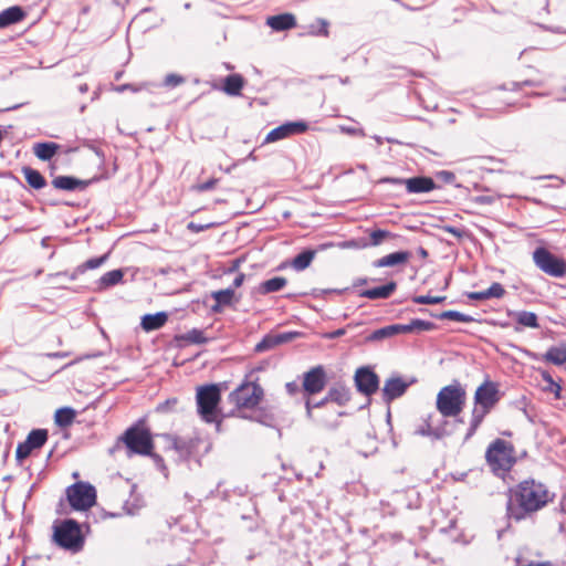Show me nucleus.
<instances>
[{"label": "nucleus", "mask_w": 566, "mask_h": 566, "mask_svg": "<svg viewBox=\"0 0 566 566\" xmlns=\"http://www.w3.org/2000/svg\"><path fill=\"white\" fill-rule=\"evenodd\" d=\"M165 438L169 443V448L176 451L181 458H189L193 451V443L191 440L184 438L166 434Z\"/></svg>", "instance_id": "20"}, {"label": "nucleus", "mask_w": 566, "mask_h": 566, "mask_svg": "<svg viewBox=\"0 0 566 566\" xmlns=\"http://www.w3.org/2000/svg\"><path fill=\"white\" fill-rule=\"evenodd\" d=\"M212 298L216 301V304L212 306L213 312H220L221 307L231 305L234 298V290L233 289H224L212 292Z\"/></svg>", "instance_id": "29"}, {"label": "nucleus", "mask_w": 566, "mask_h": 566, "mask_svg": "<svg viewBox=\"0 0 566 566\" xmlns=\"http://www.w3.org/2000/svg\"><path fill=\"white\" fill-rule=\"evenodd\" d=\"M177 405H178V399L177 398H169L166 401L159 403L156 407V411L160 412V413H167L169 411H172L176 408Z\"/></svg>", "instance_id": "47"}, {"label": "nucleus", "mask_w": 566, "mask_h": 566, "mask_svg": "<svg viewBox=\"0 0 566 566\" xmlns=\"http://www.w3.org/2000/svg\"><path fill=\"white\" fill-rule=\"evenodd\" d=\"M349 400H350V390L343 385H336L328 390L325 399L322 400L321 402H318L316 406L317 407L322 406L326 401H333L339 406H345Z\"/></svg>", "instance_id": "19"}, {"label": "nucleus", "mask_w": 566, "mask_h": 566, "mask_svg": "<svg viewBox=\"0 0 566 566\" xmlns=\"http://www.w3.org/2000/svg\"><path fill=\"white\" fill-rule=\"evenodd\" d=\"M315 255H316V251L315 250H304L301 253H298L291 261L290 264L297 272L304 271L305 269H307L311 265V263L313 262Z\"/></svg>", "instance_id": "31"}, {"label": "nucleus", "mask_w": 566, "mask_h": 566, "mask_svg": "<svg viewBox=\"0 0 566 566\" xmlns=\"http://www.w3.org/2000/svg\"><path fill=\"white\" fill-rule=\"evenodd\" d=\"M465 405L467 390L459 380L443 386L436 397V408L443 418H458Z\"/></svg>", "instance_id": "4"}, {"label": "nucleus", "mask_w": 566, "mask_h": 566, "mask_svg": "<svg viewBox=\"0 0 566 566\" xmlns=\"http://www.w3.org/2000/svg\"><path fill=\"white\" fill-rule=\"evenodd\" d=\"M227 69H228V70H233V66H232V65H230V64H227Z\"/></svg>", "instance_id": "61"}, {"label": "nucleus", "mask_w": 566, "mask_h": 566, "mask_svg": "<svg viewBox=\"0 0 566 566\" xmlns=\"http://www.w3.org/2000/svg\"><path fill=\"white\" fill-rule=\"evenodd\" d=\"M418 253H419V255H420L422 259H427V258H428V255H429L428 251H427L424 248H422V247H420V248L418 249Z\"/></svg>", "instance_id": "57"}, {"label": "nucleus", "mask_w": 566, "mask_h": 566, "mask_svg": "<svg viewBox=\"0 0 566 566\" xmlns=\"http://www.w3.org/2000/svg\"><path fill=\"white\" fill-rule=\"evenodd\" d=\"M411 258V253L409 251H398L390 254H387L374 262V266L376 268H387L395 266L399 264H406Z\"/></svg>", "instance_id": "18"}, {"label": "nucleus", "mask_w": 566, "mask_h": 566, "mask_svg": "<svg viewBox=\"0 0 566 566\" xmlns=\"http://www.w3.org/2000/svg\"><path fill=\"white\" fill-rule=\"evenodd\" d=\"M446 300V296H430V295H419L413 297V302L416 304H439Z\"/></svg>", "instance_id": "45"}, {"label": "nucleus", "mask_w": 566, "mask_h": 566, "mask_svg": "<svg viewBox=\"0 0 566 566\" xmlns=\"http://www.w3.org/2000/svg\"><path fill=\"white\" fill-rule=\"evenodd\" d=\"M219 182V179L211 178L202 184H199L195 187V189L199 192L208 191L210 189H213Z\"/></svg>", "instance_id": "49"}, {"label": "nucleus", "mask_w": 566, "mask_h": 566, "mask_svg": "<svg viewBox=\"0 0 566 566\" xmlns=\"http://www.w3.org/2000/svg\"><path fill=\"white\" fill-rule=\"evenodd\" d=\"M485 460L495 475H504L516 463L515 448L510 441L497 438L486 448Z\"/></svg>", "instance_id": "5"}, {"label": "nucleus", "mask_w": 566, "mask_h": 566, "mask_svg": "<svg viewBox=\"0 0 566 566\" xmlns=\"http://www.w3.org/2000/svg\"><path fill=\"white\" fill-rule=\"evenodd\" d=\"M263 388L256 382H243L234 389L229 398L240 409H253L263 399Z\"/></svg>", "instance_id": "9"}, {"label": "nucleus", "mask_w": 566, "mask_h": 566, "mask_svg": "<svg viewBox=\"0 0 566 566\" xmlns=\"http://www.w3.org/2000/svg\"><path fill=\"white\" fill-rule=\"evenodd\" d=\"M441 230L443 232H447V233H450L452 234L454 238H457L458 240H462L463 238L468 237L469 233L467 230L464 229H461V228H457V227H453V226H442L441 227Z\"/></svg>", "instance_id": "46"}, {"label": "nucleus", "mask_w": 566, "mask_h": 566, "mask_svg": "<svg viewBox=\"0 0 566 566\" xmlns=\"http://www.w3.org/2000/svg\"><path fill=\"white\" fill-rule=\"evenodd\" d=\"M22 566H48V562L40 557H28L23 560Z\"/></svg>", "instance_id": "50"}, {"label": "nucleus", "mask_w": 566, "mask_h": 566, "mask_svg": "<svg viewBox=\"0 0 566 566\" xmlns=\"http://www.w3.org/2000/svg\"><path fill=\"white\" fill-rule=\"evenodd\" d=\"M392 184H403L409 193H424L430 192L437 188L434 180L431 177H412L408 179H389Z\"/></svg>", "instance_id": "14"}, {"label": "nucleus", "mask_w": 566, "mask_h": 566, "mask_svg": "<svg viewBox=\"0 0 566 566\" xmlns=\"http://www.w3.org/2000/svg\"><path fill=\"white\" fill-rule=\"evenodd\" d=\"M298 336L297 332H289L281 334H268L265 335L261 342L255 345L254 350L256 353H262L270 350L281 344L289 343Z\"/></svg>", "instance_id": "15"}, {"label": "nucleus", "mask_w": 566, "mask_h": 566, "mask_svg": "<svg viewBox=\"0 0 566 566\" xmlns=\"http://www.w3.org/2000/svg\"><path fill=\"white\" fill-rule=\"evenodd\" d=\"M245 85V78L239 74H230L223 80L222 91L230 96H240Z\"/></svg>", "instance_id": "21"}, {"label": "nucleus", "mask_w": 566, "mask_h": 566, "mask_svg": "<svg viewBox=\"0 0 566 566\" xmlns=\"http://www.w3.org/2000/svg\"><path fill=\"white\" fill-rule=\"evenodd\" d=\"M416 432L418 434H421V436H432V434H436L434 430L431 428V426L429 423H426L424 426H421L419 429H417Z\"/></svg>", "instance_id": "52"}, {"label": "nucleus", "mask_w": 566, "mask_h": 566, "mask_svg": "<svg viewBox=\"0 0 566 566\" xmlns=\"http://www.w3.org/2000/svg\"><path fill=\"white\" fill-rule=\"evenodd\" d=\"M176 340L179 343H184L185 345H200L208 342V337H206L205 332L198 328H192L189 332L177 335Z\"/></svg>", "instance_id": "30"}, {"label": "nucleus", "mask_w": 566, "mask_h": 566, "mask_svg": "<svg viewBox=\"0 0 566 566\" xmlns=\"http://www.w3.org/2000/svg\"><path fill=\"white\" fill-rule=\"evenodd\" d=\"M168 321V315L165 312L156 314H147L142 317V327L145 332H151L161 328Z\"/></svg>", "instance_id": "24"}, {"label": "nucleus", "mask_w": 566, "mask_h": 566, "mask_svg": "<svg viewBox=\"0 0 566 566\" xmlns=\"http://www.w3.org/2000/svg\"><path fill=\"white\" fill-rule=\"evenodd\" d=\"M369 237H370L369 245L378 247L384 242V240L390 239L394 235L387 230L377 229V230H373L370 232Z\"/></svg>", "instance_id": "41"}, {"label": "nucleus", "mask_w": 566, "mask_h": 566, "mask_svg": "<svg viewBox=\"0 0 566 566\" xmlns=\"http://www.w3.org/2000/svg\"><path fill=\"white\" fill-rule=\"evenodd\" d=\"M516 322L524 326L530 328H537L539 327L537 315L533 312H520L516 314Z\"/></svg>", "instance_id": "38"}, {"label": "nucleus", "mask_w": 566, "mask_h": 566, "mask_svg": "<svg viewBox=\"0 0 566 566\" xmlns=\"http://www.w3.org/2000/svg\"><path fill=\"white\" fill-rule=\"evenodd\" d=\"M396 289L397 283L395 281H390L382 286H377L374 289L363 291L360 293V296L369 300L388 298L396 291Z\"/></svg>", "instance_id": "23"}, {"label": "nucleus", "mask_w": 566, "mask_h": 566, "mask_svg": "<svg viewBox=\"0 0 566 566\" xmlns=\"http://www.w3.org/2000/svg\"><path fill=\"white\" fill-rule=\"evenodd\" d=\"M24 17L25 12L22 10V8L18 6L10 7L0 12V29L22 21Z\"/></svg>", "instance_id": "26"}, {"label": "nucleus", "mask_w": 566, "mask_h": 566, "mask_svg": "<svg viewBox=\"0 0 566 566\" xmlns=\"http://www.w3.org/2000/svg\"><path fill=\"white\" fill-rule=\"evenodd\" d=\"M61 146L53 142L36 143L33 145V154L43 161L51 160Z\"/></svg>", "instance_id": "25"}, {"label": "nucleus", "mask_w": 566, "mask_h": 566, "mask_svg": "<svg viewBox=\"0 0 566 566\" xmlns=\"http://www.w3.org/2000/svg\"><path fill=\"white\" fill-rule=\"evenodd\" d=\"M326 385V373L322 365L311 368L304 374L303 389L308 395L321 392Z\"/></svg>", "instance_id": "12"}, {"label": "nucleus", "mask_w": 566, "mask_h": 566, "mask_svg": "<svg viewBox=\"0 0 566 566\" xmlns=\"http://www.w3.org/2000/svg\"><path fill=\"white\" fill-rule=\"evenodd\" d=\"M473 201L479 205H491L493 203V198L491 196H478L473 198Z\"/></svg>", "instance_id": "53"}, {"label": "nucleus", "mask_w": 566, "mask_h": 566, "mask_svg": "<svg viewBox=\"0 0 566 566\" xmlns=\"http://www.w3.org/2000/svg\"><path fill=\"white\" fill-rule=\"evenodd\" d=\"M54 543L72 553L80 552L85 543L81 525L72 518L63 520L53 526Z\"/></svg>", "instance_id": "7"}, {"label": "nucleus", "mask_w": 566, "mask_h": 566, "mask_svg": "<svg viewBox=\"0 0 566 566\" xmlns=\"http://www.w3.org/2000/svg\"><path fill=\"white\" fill-rule=\"evenodd\" d=\"M533 261L541 271L553 277H563L566 274V261L544 247L534 250Z\"/></svg>", "instance_id": "10"}, {"label": "nucleus", "mask_w": 566, "mask_h": 566, "mask_svg": "<svg viewBox=\"0 0 566 566\" xmlns=\"http://www.w3.org/2000/svg\"><path fill=\"white\" fill-rule=\"evenodd\" d=\"M318 22L321 24V29L317 34L323 35V36H328V34H329L328 22L323 19H321Z\"/></svg>", "instance_id": "54"}, {"label": "nucleus", "mask_w": 566, "mask_h": 566, "mask_svg": "<svg viewBox=\"0 0 566 566\" xmlns=\"http://www.w3.org/2000/svg\"><path fill=\"white\" fill-rule=\"evenodd\" d=\"M306 410H307L308 417H311L312 416V407H311L310 400L306 401Z\"/></svg>", "instance_id": "59"}, {"label": "nucleus", "mask_w": 566, "mask_h": 566, "mask_svg": "<svg viewBox=\"0 0 566 566\" xmlns=\"http://www.w3.org/2000/svg\"><path fill=\"white\" fill-rule=\"evenodd\" d=\"M286 388L290 392H294L296 390V385L294 382H289Z\"/></svg>", "instance_id": "58"}, {"label": "nucleus", "mask_w": 566, "mask_h": 566, "mask_svg": "<svg viewBox=\"0 0 566 566\" xmlns=\"http://www.w3.org/2000/svg\"><path fill=\"white\" fill-rule=\"evenodd\" d=\"M76 417V411L70 407L60 408L55 411L54 421L61 428L70 427Z\"/></svg>", "instance_id": "35"}, {"label": "nucleus", "mask_w": 566, "mask_h": 566, "mask_svg": "<svg viewBox=\"0 0 566 566\" xmlns=\"http://www.w3.org/2000/svg\"><path fill=\"white\" fill-rule=\"evenodd\" d=\"M500 385L490 379H485L474 391L473 407L465 438L469 439L475 434L485 417L496 407L501 400Z\"/></svg>", "instance_id": "2"}, {"label": "nucleus", "mask_w": 566, "mask_h": 566, "mask_svg": "<svg viewBox=\"0 0 566 566\" xmlns=\"http://www.w3.org/2000/svg\"><path fill=\"white\" fill-rule=\"evenodd\" d=\"M25 442H27V444H29V446H30V448L32 449V451H33V450H35V449H40L39 447H35V444H34V443L29 442L28 438L25 439Z\"/></svg>", "instance_id": "60"}, {"label": "nucleus", "mask_w": 566, "mask_h": 566, "mask_svg": "<svg viewBox=\"0 0 566 566\" xmlns=\"http://www.w3.org/2000/svg\"><path fill=\"white\" fill-rule=\"evenodd\" d=\"M108 258V254H104L102 256H98V258H93V259H90L87 260L86 262L82 263L81 265L77 266L76 271L78 273H84L86 272L87 270H94V269H97L99 268L101 265H103L105 263V261L107 260Z\"/></svg>", "instance_id": "39"}, {"label": "nucleus", "mask_w": 566, "mask_h": 566, "mask_svg": "<svg viewBox=\"0 0 566 566\" xmlns=\"http://www.w3.org/2000/svg\"><path fill=\"white\" fill-rule=\"evenodd\" d=\"M409 384L405 381L401 377H391L385 381L382 388V397L386 402H391L392 400L401 397Z\"/></svg>", "instance_id": "16"}, {"label": "nucleus", "mask_w": 566, "mask_h": 566, "mask_svg": "<svg viewBox=\"0 0 566 566\" xmlns=\"http://www.w3.org/2000/svg\"><path fill=\"white\" fill-rule=\"evenodd\" d=\"M346 334V328H338L336 331H333V332H329V333H325L323 335L324 338L326 339H334V338H338L343 335Z\"/></svg>", "instance_id": "51"}, {"label": "nucleus", "mask_w": 566, "mask_h": 566, "mask_svg": "<svg viewBox=\"0 0 566 566\" xmlns=\"http://www.w3.org/2000/svg\"><path fill=\"white\" fill-rule=\"evenodd\" d=\"M245 275L243 273H239L235 279L233 280V284L231 289H238L240 287L244 282Z\"/></svg>", "instance_id": "56"}, {"label": "nucleus", "mask_w": 566, "mask_h": 566, "mask_svg": "<svg viewBox=\"0 0 566 566\" xmlns=\"http://www.w3.org/2000/svg\"><path fill=\"white\" fill-rule=\"evenodd\" d=\"M396 335L395 325L385 326L376 329L369 337L370 340H380Z\"/></svg>", "instance_id": "42"}, {"label": "nucleus", "mask_w": 566, "mask_h": 566, "mask_svg": "<svg viewBox=\"0 0 566 566\" xmlns=\"http://www.w3.org/2000/svg\"><path fill=\"white\" fill-rule=\"evenodd\" d=\"M52 185L56 189L72 191L76 188L83 187L85 184L74 177L59 176L52 180Z\"/></svg>", "instance_id": "32"}, {"label": "nucleus", "mask_w": 566, "mask_h": 566, "mask_svg": "<svg viewBox=\"0 0 566 566\" xmlns=\"http://www.w3.org/2000/svg\"><path fill=\"white\" fill-rule=\"evenodd\" d=\"M32 453V449L25 441L18 444L15 450V457L19 461L27 459Z\"/></svg>", "instance_id": "48"}, {"label": "nucleus", "mask_w": 566, "mask_h": 566, "mask_svg": "<svg viewBox=\"0 0 566 566\" xmlns=\"http://www.w3.org/2000/svg\"><path fill=\"white\" fill-rule=\"evenodd\" d=\"M543 359L556 366L566 364V344L562 343L557 346H552L543 355Z\"/></svg>", "instance_id": "28"}, {"label": "nucleus", "mask_w": 566, "mask_h": 566, "mask_svg": "<svg viewBox=\"0 0 566 566\" xmlns=\"http://www.w3.org/2000/svg\"><path fill=\"white\" fill-rule=\"evenodd\" d=\"M541 377L543 381L545 382V386L543 387V390L545 392H549L554 395L555 399L562 398V386L559 382L555 381L552 377V375L547 370H541Z\"/></svg>", "instance_id": "36"}, {"label": "nucleus", "mask_w": 566, "mask_h": 566, "mask_svg": "<svg viewBox=\"0 0 566 566\" xmlns=\"http://www.w3.org/2000/svg\"><path fill=\"white\" fill-rule=\"evenodd\" d=\"M287 284V280L283 276H275L262 282L259 286V292L261 294H269L279 292L284 289Z\"/></svg>", "instance_id": "34"}, {"label": "nucleus", "mask_w": 566, "mask_h": 566, "mask_svg": "<svg viewBox=\"0 0 566 566\" xmlns=\"http://www.w3.org/2000/svg\"><path fill=\"white\" fill-rule=\"evenodd\" d=\"M357 390L365 396L374 395L379 388V377L369 367H360L355 373Z\"/></svg>", "instance_id": "11"}, {"label": "nucleus", "mask_w": 566, "mask_h": 566, "mask_svg": "<svg viewBox=\"0 0 566 566\" xmlns=\"http://www.w3.org/2000/svg\"><path fill=\"white\" fill-rule=\"evenodd\" d=\"M22 172L31 188L39 190L46 186L45 178L38 170L31 167H23Z\"/></svg>", "instance_id": "33"}, {"label": "nucleus", "mask_w": 566, "mask_h": 566, "mask_svg": "<svg viewBox=\"0 0 566 566\" xmlns=\"http://www.w3.org/2000/svg\"><path fill=\"white\" fill-rule=\"evenodd\" d=\"M505 294V289L499 282H494L488 290L481 292L467 293L468 298L473 301H484L489 298H501Z\"/></svg>", "instance_id": "22"}, {"label": "nucleus", "mask_w": 566, "mask_h": 566, "mask_svg": "<svg viewBox=\"0 0 566 566\" xmlns=\"http://www.w3.org/2000/svg\"><path fill=\"white\" fill-rule=\"evenodd\" d=\"M208 226H203V224H198V223H195V222H189L188 223V229L192 232H200V231H203L205 229H207Z\"/></svg>", "instance_id": "55"}, {"label": "nucleus", "mask_w": 566, "mask_h": 566, "mask_svg": "<svg viewBox=\"0 0 566 566\" xmlns=\"http://www.w3.org/2000/svg\"><path fill=\"white\" fill-rule=\"evenodd\" d=\"M66 500L74 511H87L96 504V489L88 482L78 481L65 490Z\"/></svg>", "instance_id": "8"}, {"label": "nucleus", "mask_w": 566, "mask_h": 566, "mask_svg": "<svg viewBox=\"0 0 566 566\" xmlns=\"http://www.w3.org/2000/svg\"><path fill=\"white\" fill-rule=\"evenodd\" d=\"M186 82V78L179 74L170 73L164 78V85L167 87H176Z\"/></svg>", "instance_id": "44"}, {"label": "nucleus", "mask_w": 566, "mask_h": 566, "mask_svg": "<svg viewBox=\"0 0 566 566\" xmlns=\"http://www.w3.org/2000/svg\"><path fill=\"white\" fill-rule=\"evenodd\" d=\"M433 328V323L422 319H412L409 324H395V331L397 334H406L413 332L430 331Z\"/></svg>", "instance_id": "27"}, {"label": "nucleus", "mask_w": 566, "mask_h": 566, "mask_svg": "<svg viewBox=\"0 0 566 566\" xmlns=\"http://www.w3.org/2000/svg\"><path fill=\"white\" fill-rule=\"evenodd\" d=\"M308 125L305 122H290L272 129L265 137V143H274L292 135L303 134Z\"/></svg>", "instance_id": "13"}, {"label": "nucleus", "mask_w": 566, "mask_h": 566, "mask_svg": "<svg viewBox=\"0 0 566 566\" xmlns=\"http://www.w3.org/2000/svg\"><path fill=\"white\" fill-rule=\"evenodd\" d=\"M221 390L217 384L199 386L196 391L197 412L206 423H214L221 430L223 416L219 407Z\"/></svg>", "instance_id": "3"}, {"label": "nucleus", "mask_w": 566, "mask_h": 566, "mask_svg": "<svg viewBox=\"0 0 566 566\" xmlns=\"http://www.w3.org/2000/svg\"><path fill=\"white\" fill-rule=\"evenodd\" d=\"M29 442L35 444V447H43L48 441V430L45 429H34L28 434Z\"/></svg>", "instance_id": "40"}, {"label": "nucleus", "mask_w": 566, "mask_h": 566, "mask_svg": "<svg viewBox=\"0 0 566 566\" xmlns=\"http://www.w3.org/2000/svg\"><path fill=\"white\" fill-rule=\"evenodd\" d=\"M554 494L542 482L524 480L509 491L506 514L516 522L541 511L553 502Z\"/></svg>", "instance_id": "1"}, {"label": "nucleus", "mask_w": 566, "mask_h": 566, "mask_svg": "<svg viewBox=\"0 0 566 566\" xmlns=\"http://www.w3.org/2000/svg\"><path fill=\"white\" fill-rule=\"evenodd\" d=\"M440 318L451 319V321H455V322H463V323H469L472 321L471 316H468V315L462 314L457 311H446L440 315Z\"/></svg>", "instance_id": "43"}, {"label": "nucleus", "mask_w": 566, "mask_h": 566, "mask_svg": "<svg viewBox=\"0 0 566 566\" xmlns=\"http://www.w3.org/2000/svg\"><path fill=\"white\" fill-rule=\"evenodd\" d=\"M122 440L130 453L160 459L159 455L154 453L155 443L153 434L144 421H138L126 429Z\"/></svg>", "instance_id": "6"}, {"label": "nucleus", "mask_w": 566, "mask_h": 566, "mask_svg": "<svg viewBox=\"0 0 566 566\" xmlns=\"http://www.w3.org/2000/svg\"><path fill=\"white\" fill-rule=\"evenodd\" d=\"M124 273L122 270H113L106 272L98 281L99 289H107L118 284L123 280Z\"/></svg>", "instance_id": "37"}, {"label": "nucleus", "mask_w": 566, "mask_h": 566, "mask_svg": "<svg viewBox=\"0 0 566 566\" xmlns=\"http://www.w3.org/2000/svg\"><path fill=\"white\" fill-rule=\"evenodd\" d=\"M296 24L295 15L290 12L271 15L266 19V25L276 32L294 29Z\"/></svg>", "instance_id": "17"}]
</instances>
